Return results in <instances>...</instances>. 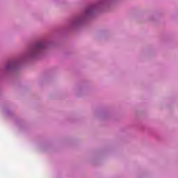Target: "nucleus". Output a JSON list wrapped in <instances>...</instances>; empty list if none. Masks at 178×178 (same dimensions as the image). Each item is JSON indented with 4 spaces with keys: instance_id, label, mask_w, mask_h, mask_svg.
<instances>
[{
    "instance_id": "f257e3e1",
    "label": "nucleus",
    "mask_w": 178,
    "mask_h": 178,
    "mask_svg": "<svg viewBox=\"0 0 178 178\" xmlns=\"http://www.w3.org/2000/svg\"><path fill=\"white\" fill-rule=\"evenodd\" d=\"M44 47H45V44H44L42 42L38 43L36 45L37 49H42Z\"/></svg>"
}]
</instances>
